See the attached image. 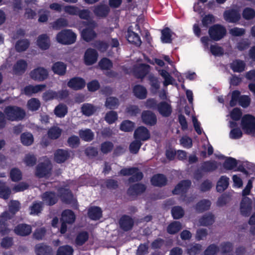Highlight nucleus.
I'll return each mask as SVG.
<instances>
[{
    "label": "nucleus",
    "instance_id": "obj_55",
    "mask_svg": "<svg viewBox=\"0 0 255 255\" xmlns=\"http://www.w3.org/2000/svg\"><path fill=\"white\" fill-rule=\"evenodd\" d=\"M114 144L110 141H105L100 145V150L104 154L111 152L114 148Z\"/></svg>",
    "mask_w": 255,
    "mask_h": 255
},
{
    "label": "nucleus",
    "instance_id": "obj_51",
    "mask_svg": "<svg viewBox=\"0 0 255 255\" xmlns=\"http://www.w3.org/2000/svg\"><path fill=\"white\" fill-rule=\"evenodd\" d=\"M74 250L69 245L60 246L57 251L56 255H73Z\"/></svg>",
    "mask_w": 255,
    "mask_h": 255
},
{
    "label": "nucleus",
    "instance_id": "obj_52",
    "mask_svg": "<svg viewBox=\"0 0 255 255\" xmlns=\"http://www.w3.org/2000/svg\"><path fill=\"white\" fill-rule=\"evenodd\" d=\"M52 27L54 30H60L68 26L67 20L64 18H59L51 23Z\"/></svg>",
    "mask_w": 255,
    "mask_h": 255
},
{
    "label": "nucleus",
    "instance_id": "obj_9",
    "mask_svg": "<svg viewBox=\"0 0 255 255\" xmlns=\"http://www.w3.org/2000/svg\"><path fill=\"white\" fill-rule=\"evenodd\" d=\"M29 76L34 81L42 82L47 78L48 72L44 67H38L31 71Z\"/></svg>",
    "mask_w": 255,
    "mask_h": 255
},
{
    "label": "nucleus",
    "instance_id": "obj_8",
    "mask_svg": "<svg viewBox=\"0 0 255 255\" xmlns=\"http://www.w3.org/2000/svg\"><path fill=\"white\" fill-rule=\"evenodd\" d=\"M87 23V25L90 26L91 27L84 28L81 31V35L84 41L89 42L97 36V33L94 30L96 26V23L94 21L91 20L88 21Z\"/></svg>",
    "mask_w": 255,
    "mask_h": 255
},
{
    "label": "nucleus",
    "instance_id": "obj_38",
    "mask_svg": "<svg viewBox=\"0 0 255 255\" xmlns=\"http://www.w3.org/2000/svg\"><path fill=\"white\" fill-rule=\"evenodd\" d=\"M30 46V41L27 39H22L17 40L15 44V49L17 52L26 51Z\"/></svg>",
    "mask_w": 255,
    "mask_h": 255
},
{
    "label": "nucleus",
    "instance_id": "obj_49",
    "mask_svg": "<svg viewBox=\"0 0 255 255\" xmlns=\"http://www.w3.org/2000/svg\"><path fill=\"white\" fill-rule=\"evenodd\" d=\"M62 129L58 127H53L48 131V137L51 139H57L61 135Z\"/></svg>",
    "mask_w": 255,
    "mask_h": 255
},
{
    "label": "nucleus",
    "instance_id": "obj_59",
    "mask_svg": "<svg viewBox=\"0 0 255 255\" xmlns=\"http://www.w3.org/2000/svg\"><path fill=\"white\" fill-rule=\"evenodd\" d=\"M199 222L204 226L211 225L214 222V216L212 214L204 215L200 219Z\"/></svg>",
    "mask_w": 255,
    "mask_h": 255
},
{
    "label": "nucleus",
    "instance_id": "obj_21",
    "mask_svg": "<svg viewBox=\"0 0 255 255\" xmlns=\"http://www.w3.org/2000/svg\"><path fill=\"white\" fill-rule=\"evenodd\" d=\"M60 197L62 201L67 204H74L76 200L74 198L72 191L69 188H62L60 190Z\"/></svg>",
    "mask_w": 255,
    "mask_h": 255
},
{
    "label": "nucleus",
    "instance_id": "obj_6",
    "mask_svg": "<svg viewBox=\"0 0 255 255\" xmlns=\"http://www.w3.org/2000/svg\"><path fill=\"white\" fill-rule=\"evenodd\" d=\"M226 28L222 25L215 24L209 27L208 33L211 39L214 41H219L226 34Z\"/></svg>",
    "mask_w": 255,
    "mask_h": 255
},
{
    "label": "nucleus",
    "instance_id": "obj_62",
    "mask_svg": "<svg viewBox=\"0 0 255 255\" xmlns=\"http://www.w3.org/2000/svg\"><path fill=\"white\" fill-rule=\"evenodd\" d=\"M243 18L246 20H251L255 17V10L251 7H246L242 13Z\"/></svg>",
    "mask_w": 255,
    "mask_h": 255
},
{
    "label": "nucleus",
    "instance_id": "obj_60",
    "mask_svg": "<svg viewBox=\"0 0 255 255\" xmlns=\"http://www.w3.org/2000/svg\"><path fill=\"white\" fill-rule=\"evenodd\" d=\"M142 143L140 140L135 139L132 141L129 146V150L130 153L132 154H136L138 152Z\"/></svg>",
    "mask_w": 255,
    "mask_h": 255
},
{
    "label": "nucleus",
    "instance_id": "obj_22",
    "mask_svg": "<svg viewBox=\"0 0 255 255\" xmlns=\"http://www.w3.org/2000/svg\"><path fill=\"white\" fill-rule=\"evenodd\" d=\"M110 11L109 7L103 3H100L94 6L93 12L94 14L99 18L106 17Z\"/></svg>",
    "mask_w": 255,
    "mask_h": 255
},
{
    "label": "nucleus",
    "instance_id": "obj_36",
    "mask_svg": "<svg viewBox=\"0 0 255 255\" xmlns=\"http://www.w3.org/2000/svg\"><path fill=\"white\" fill-rule=\"evenodd\" d=\"M134 95L138 99L142 100L147 97V90L142 85H136L133 88Z\"/></svg>",
    "mask_w": 255,
    "mask_h": 255
},
{
    "label": "nucleus",
    "instance_id": "obj_47",
    "mask_svg": "<svg viewBox=\"0 0 255 255\" xmlns=\"http://www.w3.org/2000/svg\"><path fill=\"white\" fill-rule=\"evenodd\" d=\"M237 160L235 158L232 157H226L223 164L224 168L228 170L233 169L234 168L237 166Z\"/></svg>",
    "mask_w": 255,
    "mask_h": 255
},
{
    "label": "nucleus",
    "instance_id": "obj_3",
    "mask_svg": "<svg viewBox=\"0 0 255 255\" xmlns=\"http://www.w3.org/2000/svg\"><path fill=\"white\" fill-rule=\"evenodd\" d=\"M119 174L123 176H131L128 179L129 183H134L141 181L143 177V174L138 167H130L122 168Z\"/></svg>",
    "mask_w": 255,
    "mask_h": 255
},
{
    "label": "nucleus",
    "instance_id": "obj_29",
    "mask_svg": "<svg viewBox=\"0 0 255 255\" xmlns=\"http://www.w3.org/2000/svg\"><path fill=\"white\" fill-rule=\"evenodd\" d=\"M157 110L159 114L164 117H169L172 113L171 106L165 101L160 102L158 104Z\"/></svg>",
    "mask_w": 255,
    "mask_h": 255
},
{
    "label": "nucleus",
    "instance_id": "obj_46",
    "mask_svg": "<svg viewBox=\"0 0 255 255\" xmlns=\"http://www.w3.org/2000/svg\"><path fill=\"white\" fill-rule=\"evenodd\" d=\"M96 111L95 106L89 103H85L81 107V112L83 114L88 117L93 115Z\"/></svg>",
    "mask_w": 255,
    "mask_h": 255
},
{
    "label": "nucleus",
    "instance_id": "obj_43",
    "mask_svg": "<svg viewBox=\"0 0 255 255\" xmlns=\"http://www.w3.org/2000/svg\"><path fill=\"white\" fill-rule=\"evenodd\" d=\"M181 229L182 225L179 221H173L167 226V232L169 234L174 235L177 233Z\"/></svg>",
    "mask_w": 255,
    "mask_h": 255
},
{
    "label": "nucleus",
    "instance_id": "obj_39",
    "mask_svg": "<svg viewBox=\"0 0 255 255\" xmlns=\"http://www.w3.org/2000/svg\"><path fill=\"white\" fill-rule=\"evenodd\" d=\"M211 204V202L209 200L203 199L196 204L195 209L198 212L202 213L209 210Z\"/></svg>",
    "mask_w": 255,
    "mask_h": 255
},
{
    "label": "nucleus",
    "instance_id": "obj_10",
    "mask_svg": "<svg viewBox=\"0 0 255 255\" xmlns=\"http://www.w3.org/2000/svg\"><path fill=\"white\" fill-rule=\"evenodd\" d=\"M141 118L143 123L146 126H153L157 123L156 115L150 111H143L141 113Z\"/></svg>",
    "mask_w": 255,
    "mask_h": 255
},
{
    "label": "nucleus",
    "instance_id": "obj_61",
    "mask_svg": "<svg viewBox=\"0 0 255 255\" xmlns=\"http://www.w3.org/2000/svg\"><path fill=\"white\" fill-rule=\"evenodd\" d=\"M27 108L31 111H36L38 110L40 106L39 101L36 98H31L28 101Z\"/></svg>",
    "mask_w": 255,
    "mask_h": 255
},
{
    "label": "nucleus",
    "instance_id": "obj_15",
    "mask_svg": "<svg viewBox=\"0 0 255 255\" xmlns=\"http://www.w3.org/2000/svg\"><path fill=\"white\" fill-rule=\"evenodd\" d=\"M70 156V151L61 148L57 149L54 153V160L59 164L63 163Z\"/></svg>",
    "mask_w": 255,
    "mask_h": 255
},
{
    "label": "nucleus",
    "instance_id": "obj_30",
    "mask_svg": "<svg viewBox=\"0 0 255 255\" xmlns=\"http://www.w3.org/2000/svg\"><path fill=\"white\" fill-rule=\"evenodd\" d=\"M88 216L92 220H98L102 216V210L98 206L91 207L88 210Z\"/></svg>",
    "mask_w": 255,
    "mask_h": 255
},
{
    "label": "nucleus",
    "instance_id": "obj_31",
    "mask_svg": "<svg viewBox=\"0 0 255 255\" xmlns=\"http://www.w3.org/2000/svg\"><path fill=\"white\" fill-rule=\"evenodd\" d=\"M37 255H53L52 247L44 244H38L35 246Z\"/></svg>",
    "mask_w": 255,
    "mask_h": 255
},
{
    "label": "nucleus",
    "instance_id": "obj_13",
    "mask_svg": "<svg viewBox=\"0 0 255 255\" xmlns=\"http://www.w3.org/2000/svg\"><path fill=\"white\" fill-rule=\"evenodd\" d=\"M98 53L96 49L88 48L84 54V60L86 65L90 66L95 63L98 59Z\"/></svg>",
    "mask_w": 255,
    "mask_h": 255
},
{
    "label": "nucleus",
    "instance_id": "obj_14",
    "mask_svg": "<svg viewBox=\"0 0 255 255\" xmlns=\"http://www.w3.org/2000/svg\"><path fill=\"white\" fill-rule=\"evenodd\" d=\"M12 216L7 211H4L0 216V233L2 235L7 234L9 232L7 221L11 219Z\"/></svg>",
    "mask_w": 255,
    "mask_h": 255
},
{
    "label": "nucleus",
    "instance_id": "obj_25",
    "mask_svg": "<svg viewBox=\"0 0 255 255\" xmlns=\"http://www.w3.org/2000/svg\"><path fill=\"white\" fill-rule=\"evenodd\" d=\"M218 167L217 162L215 160H207L201 163L200 170L205 173L212 172Z\"/></svg>",
    "mask_w": 255,
    "mask_h": 255
},
{
    "label": "nucleus",
    "instance_id": "obj_27",
    "mask_svg": "<svg viewBox=\"0 0 255 255\" xmlns=\"http://www.w3.org/2000/svg\"><path fill=\"white\" fill-rule=\"evenodd\" d=\"M43 201L48 206H53L58 201L56 193L53 191H46L42 195Z\"/></svg>",
    "mask_w": 255,
    "mask_h": 255
},
{
    "label": "nucleus",
    "instance_id": "obj_34",
    "mask_svg": "<svg viewBox=\"0 0 255 255\" xmlns=\"http://www.w3.org/2000/svg\"><path fill=\"white\" fill-rule=\"evenodd\" d=\"M229 185V178L225 175H223L220 177L218 180L217 185V191L219 193H222L228 187Z\"/></svg>",
    "mask_w": 255,
    "mask_h": 255
},
{
    "label": "nucleus",
    "instance_id": "obj_4",
    "mask_svg": "<svg viewBox=\"0 0 255 255\" xmlns=\"http://www.w3.org/2000/svg\"><path fill=\"white\" fill-rule=\"evenodd\" d=\"M76 34L71 29H63L56 35L57 42L63 45H70L76 40Z\"/></svg>",
    "mask_w": 255,
    "mask_h": 255
},
{
    "label": "nucleus",
    "instance_id": "obj_20",
    "mask_svg": "<svg viewBox=\"0 0 255 255\" xmlns=\"http://www.w3.org/2000/svg\"><path fill=\"white\" fill-rule=\"evenodd\" d=\"M150 66L144 63L140 64L138 66L134 68V74L137 79H143L149 73Z\"/></svg>",
    "mask_w": 255,
    "mask_h": 255
},
{
    "label": "nucleus",
    "instance_id": "obj_48",
    "mask_svg": "<svg viewBox=\"0 0 255 255\" xmlns=\"http://www.w3.org/2000/svg\"><path fill=\"white\" fill-rule=\"evenodd\" d=\"M20 140L23 145H30L34 141L33 135L30 132L22 133L20 135Z\"/></svg>",
    "mask_w": 255,
    "mask_h": 255
},
{
    "label": "nucleus",
    "instance_id": "obj_54",
    "mask_svg": "<svg viewBox=\"0 0 255 255\" xmlns=\"http://www.w3.org/2000/svg\"><path fill=\"white\" fill-rule=\"evenodd\" d=\"M89 239V234L86 231H83L79 233L75 239L76 244L78 246L83 245Z\"/></svg>",
    "mask_w": 255,
    "mask_h": 255
},
{
    "label": "nucleus",
    "instance_id": "obj_23",
    "mask_svg": "<svg viewBox=\"0 0 255 255\" xmlns=\"http://www.w3.org/2000/svg\"><path fill=\"white\" fill-rule=\"evenodd\" d=\"M14 233L19 236L25 237L32 232L31 226L26 224H19L14 229Z\"/></svg>",
    "mask_w": 255,
    "mask_h": 255
},
{
    "label": "nucleus",
    "instance_id": "obj_42",
    "mask_svg": "<svg viewBox=\"0 0 255 255\" xmlns=\"http://www.w3.org/2000/svg\"><path fill=\"white\" fill-rule=\"evenodd\" d=\"M109 44L107 41L101 40H96L93 43V46L101 53L105 52L109 47Z\"/></svg>",
    "mask_w": 255,
    "mask_h": 255
},
{
    "label": "nucleus",
    "instance_id": "obj_45",
    "mask_svg": "<svg viewBox=\"0 0 255 255\" xmlns=\"http://www.w3.org/2000/svg\"><path fill=\"white\" fill-rule=\"evenodd\" d=\"M79 134L80 137L85 141H91L94 138V134L93 132L89 128L85 130H80Z\"/></svg>",
    "mask_w": 255,
    "mask_h": 255
},
{
    "label": "nucleus",
    "instance_id": "obj_7",
    "mask_svg": "<svg viewBox=\"0 0 255 255\" xmlns=\"http://www.w3.org/2000/svg\"><path fill=\"white\" fill-rule=\"evenodd\" d=\"M52 166L50 161L39 163L35 168V175L38 178L49 176L51 173Z\"/></svg>",
    "mask_w": 255,
    "mask_h": 255
},
{
    "label": "nucleus",
    "instance_id": "obj_50",
    "mask_svg": "<svg viewBox=\"0 0 255 255\" xmlns=\"http://www.w3.org/2000/svg\"><path fill=\"white\" fill-rule=\"evenodd\" d=\"M20 208V204L19 202L16 200H12L8 205L9 211L7 212L10 213L12 218L14 215L19 210Z\"/></svg>",
    "mask_w": 255,
    "mask_h": 255
},
{
    "label": "nucleus",
    "instance_id": "obj_58",
    "mask_svg": "<svg viewBox=\"0 0 255 255\" xmlns=\"http://www.w3.org/2000/svg\"><path fill=\"white\" fill-rule=\"evenodd\" d=\"M118 118V114L116 112L111 110L108 112L105 117V120L109 125L114 124Z\"/></svg>",
    "mask_w": 255,
    "mask_h": 255
},
{
    "label": "nucleus",
    "instance_id": "obj_35",
    "mask_svg": "<svg viewBox=\"0 0 255 255\" xmlns=\"http://www.w3.org/2000/svg\"><path fill=\"white\" fill-rule=\"evenodd\" d=\"M75 215L74 212L70 209L64 210L61 214V221H65L69 224L73 223L75 221Z\"/></svg>",
    "mask_w": 255,
    "mask_h": 255
},
{
    "label": "nucleus",
    "instance_id": "obj_57",
    "mask_svg": "<svg viewBox=\"0 0 255 255\" xmlns=\"http://www.w3.org/2000/svg\"><path fill=\"white\" fill-rule=\"evenodd\" d=\"M134 123L129 120H125L120 125V129L125 132H130L133 130Z\"/></svg>",
    "mask_w": 255,
    "mask_h": 255
},
{
    "label": "nucleus",
    "instance_id": "obj_2",
    "mask_svg": "<svg viewBox=\"0 0 255 255\" xmlns=\"http://www.w3.org/2000/svg\"><path fill=\"white\" fill-rule=\"evenodd\" d=\"M4 113L9 121H14L22 120L25 112L22 108L15 106H8L4 109Z\"/></svg>",
    "mask_w": 255,
    "mask_h": 255
},
{
    "label": "nucleus",
    "instance_id": "obj_19",
    "mask_svg": "<svg viewBox=\"0 0 255 255\" xmlns=\"http://www.w3.org/2000/svg\"><path fill=\"white\" fill-rule=\"evenodd\" d=\"M119 224L121 228L124 231H130L134 225L133 219L129 216L123 215L120 219Z\"/></svg>",
    "mask_w": 255,
    "mask_h": 255
},
{
    "label": "nucleus",
    "instance_id": "obj_56",
    "mask_svg": "<svg viewBox=\"0 0 255 255\" xmlns=\"http://www.w3.org/2000/svg\"><path fill=\"white\" fill-rule=\"evenodd\" d=\"M183 209L179 206H174L171 209V214L174 219H179L184 215Z\"/></svg>",
    "mask_w": 255,
    "mask_h": 255
},
{
    "label": "nucleus",
    "instance_id": "obj_64",
    "mask_svg": "<svg viewBox=\"0 0 255 255\" xmlns=\"http://www.w3.org/2000/svg\"><path fill=\"white\" fill-rule=\"evenodd\" d=\"M43 206L41 202H34L29 207L30 214H38L42 210Z\"/></svg>",
    "mask_w": 255,
    "mask_h": 255
},
{
    "label": "nucleus",
    "instance_id": "obj_53",
    "mask_svg": "<svg viewBox=\"0 0 255 255\" xmlns=\"http://www.w3.org/2000/svg\"><path fill=\"white\" fill-rule=\"evenodd\" d=\"M11 180L13 182H18L22 179V172L17 168H12L9 172Z\"/></svg>",
    "mask_w": 255,
    "mask_h": 255
},
{
    "label": "nucleus",
    "instance_id": "obj_37",
    "mask_svg": "<svg viewBox=\"0 0 255 255\" xmlns=\"http://www.w3.org/2000/svg\"><path fill=\"white\" fill-rule=\"evenodd\" d=\"M246 67V63L243 60L236 59L230 64V68L234 72L241 73Z\"/></svg>",
    "mask_w": 255,
    "mask_h": 255
},
{
    "label": "nucleus",
    "instance_id": "obj_32",
    "mask_svg": "<svg viewBox=\"0 0 255 255\" xmlns=\"http://www.w3.org/2000/svg\"><path fill=\"white\" fill-rule=\"evenodd\" d=\"M51 69L54 74L63 76L66 74L67 65L61 61L56 62L53 64Z\"/></svg>",
    "mask_w": 255,
    "mask_h": 255
},
{
    "label": "nucleus",
    "instance_id": "obj_44",
    "mask_svg": "<svg viewBox=\"0 0 255 255\" xmlns=\"http://www.w3.org/2000/svg\"><path fill=\"white\" fill-rule=\"evenodd\" d=\"M161 40L164 43L172 42L171 30L169 27H166L161 30Z\"/></svg>",
    "mask_w": 255,
    "mask_h": 255
},
{
    "label": "nucleus",
    "instance_id": "obj_40",
    "mask_svg": "<svg viewBox=\"0 0 255 255\" xmlns=\"http://www.w3.org/2000/svg\"><path fill=\"white\" fill-rule=\"evenodd\" d=\"M120 105L119 99L115 97H109L106 99L105 106L110 110H115L118 108Z\"/></svg>",
    "mask_w": 255,
    "mask_h": 255
},
{
    "label": "nucleus",
    "instance_id": "obj_1",
    "mask_svg": "<svg viewBox=\"0 0 255 255\" xmlns=\"http://www.w3.org/2000/svg\"><path fill=\"white\" fill-rule=\"evenodd\" d=\"M253 187V183L249 180L248 183L242 191L243 198L240 203L241 214L244 217L250 216L252 210V200L247 197L250 194L251 190Z\"/></svg>",
    "mask_w": 255,
    "mask_h": 255
},
{
    "label": "nucleus",
    "instance_id": "obj_24",
    "mask_svg": "<svg viewBox=\"0 0 255 255\" xmlns=\"http://www.w3.org/2000/svg\"><path fill=\"white\" fill-rule=\"evenodd\" d=\"M151 184L154 187H162L167 183V179L165 175L161 173L153 175L150 179Z\"/></svg>",
    "mask_w": 255,
    "mask_h": 255
},
{
    "label": "nucleus",
    "instance_id": "obj_16",
    "mask_svg": "<svg viewBox=\"0 0 255 255\" xmlns=\"http://www.w3.org/2000/svg\"><path fill=\"white\" fill-rule=\"evenodd\" d=\"M85 85L86 82L85 80L79 77L72 78L67 83V86L75 91L83 89Z\"/></svg>",
    "mask_w": 255,
    "mask_h": 255
},
{
    "label": "nucleus",
    "instance_id": "obj_12",
    "mask_svg": "<svg viewBox=\"0 0 255 255\" xmlns=\"http://www.w3.org/2000/svg\"><path fill=\"white\" fill-rule=\"evenodd\" d=\"M133 136L135 139L145 141L150 138V133L149 130L144 126L138 127L134 132Z\"/></svg>",
    "mask_w": 255,
    "mask_h": 255
},
{
    "label": "nucleus",
    "instance_id": "obj_11",
    "mask_svg": "<svg viewBox=\"0 0 255 255\" xmlns=\"http://www.w3.org/2000/svg\"><path fill=\"white\" fill-rule=\"evenodd\" d=\"M146 189L144 184L136 183L130 185L127 190V194L129 196H138L143 193Z\"/></svg>",
    "mask_w": 255,
    "mask_h": 255
},
{
    "label": "nucleus",
    "instance_id": "obj_63",
    "mask_svg": "<svg viewBox=\"0 0 255 255\" xmlns=\"http://www.w3.org/2000/svg\"><path fill=\"white\" fill-rule=\"evenodd\" d=\"M99 65L102 70H109L113 67L112 61L108 58H103L99 62Z\"/></svg>",
    "mask_w": 255,
    "mask_h": 255
},
{
    "label": "nucleus",
    "instance_id": "obj_5",
    "mask_svg": "<svg viewBox=\"0 0 255 255\" xmlns=\"http://www.w3.org/2000/svg\"><path fill=\"white\" fill-rule=\"evenodd\" d=\"M241 126L246 134L255 133V117L251 115H245L242 118Z\"/></svg>",
    "mask_w": 255,
    "mask_h": 255
},
{
    "label": "nucleus",
    "instance_id": "obj_33",
    "mask_svg": "<svg viewBox=\"0 0 255 255\" xmlns=\"http://www.w3.org/2000/svg\"><path fill=\"white\" fill-rule=\"evenodd\" d=\"M27 68V63L23 59H20L16 61L13 67V70L15 74H23Z\"/></svg>",
    "mask_w": 255,
    "mask_h": 255
},
{
    "label": "nucleus",
    "instance_id": "obj_41",
    "mask_svg": "<svg viewBox=\"0 0 255 255\" xmlns=\"http://www.w3.org/2000/svg\"><path fill=\"white\" fill-rule=\"evenodd\" d=\"M54 112L56 117L63 118L68 113V107L64 104H59L55 108Z\"/></svg>",
    "mask_w": 255,
    "mask_h": 255
},
{
    "label": "nucleus",
    "instance_id": "obj_18",
    "mask_svg": "<svg viewBox=\"0 0 255 255\" xmlns=\"http://www.w3.org/2000/svg\"><path fill=\"white\" fill-rule=\"evenodd\" d=\"M224 19L228 22L236 23L241 19V15L236 9H230L224 12Z\"/></svg>",
    "mask_w": 255,
    "mask_h": 255
},
{
    "label": "nucleus",
    "instance_id": "obj_26",
    "mask_svg": "<svg viewBox=\"0 0 255 255\" xmlns=\"http://www.w3.org/2000/svg\"><path fill=\"white\" fill-rule=\"evenodd\" d=\"M127 39L128 42L136 46H140L141 44V40L138 34L131 29V27H129L127 30Z\"/></svg>",
    "mask_w": 255,
    "mask_h": 255
},
{
    "label": "nucleus",
    "instance_id": "obj_28",
    "mask_svg": "<svg viewBox=\"0 0 255 255\" xmlns=\"http://www.w3.org/2000/svg\"><path fill=\"white\" fill-rule=\"evenodd\" d=\"M37 45L41 50H45L49 49L50 46V40L47 34L39 35L37 39Z\"/></svg>",
    "mask_w": 255,
    "mask_h": 255
},
{
    "label": "nucleus",
    "instance_id": "obj_17",
    "mask_svg": "<svg viewBox=\"0 0 255 255\" xmlns=\"http://www.w3.org/2000/svg\"><path fill=\"white\" fill-rule=\"evenodd\" d=\"M191 185L190 180H183L180 181L172 190L173 195H179L180 193L185 194Z\"/></svg>",
    "mask_w": 255,
    "mask_h": 255
}]
</instances>
